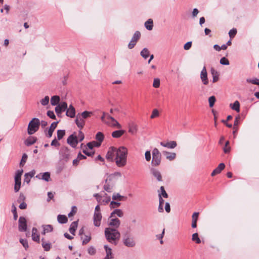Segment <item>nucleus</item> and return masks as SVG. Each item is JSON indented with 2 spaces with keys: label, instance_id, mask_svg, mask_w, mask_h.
Masks as SVG:
<instances>
[{
  "label": "nucleus",
  "instance_id": "15",
  "mask_svg": "<svg viewBox=\"0 0 259 259\" xmlns=\"http://www.w3.org/2000/svg\"><path fill=\"white\" fill-rule=\"evenodd\" d=\"M150 172L158 182L162 181L161 172L158 169L154 168H151L150 169Z\"/></svg>",
  "mask_w": 259,
  "mask_h": 259
},
{
  "label": "nucleus",
  "instance_id": "21",
  "mask_svg": "<svg viewBox=\"0 0 259 259\" xmlns=\"http://www.w3.org/2000/svg\"><path fill=\"white\" fill-rule=\"evenodd\" d=\"M225 167V165L223 163H221L219 164L218 166L215 168L211 174V176L212 177L214 176L215 175L220 174L222 170H223Z\"/></svg>",
  "mask_w": 259,
  "mask_h": 259
},
{
  "label": "nucleus",
  "instance_id": "10",
  "mask_svg": "<svg viewBox=\"0 0 259 259\" xmlns=\"http://www.w3.org/2000/svg\"><path fill=\"white\" fill-rule=\"evenodd\" d=\"M18 229L20 232H25L27 230L26 220L23 217H20L19 219Z\"/></svg>",
  "mask_w": 259,
  "mask_h": 259
},
{
  "label": "nucleus",
  "instance_id": "43",
  "mask_svg": "<svg viewBox=\"0 0 259 259\" xmlns=\"http://www.w3.org/2000/svg\"><path fill=\"white\" fill-rule=\"evenodd\" d=\"M44 232L43 234H45L46 233L50 232L52 231L53 228L51 225H47L44 226Z\"/></svg>",
  "mask_w": 259,
  "mask_h": 259
},
{
  "label": "nucleus",
  "instance_id": "33",
  "mask_svg": "<svg viewBox=\"0 0 259 259\" xmlns=\"http://www.w3.org/2000/svg\"><path fill=\"white\" fill-rule=\"evenodd\" d=\"M114 215H116L117 216L121 218L123 216V212L122 210L120 209H116L111 212L110 218L113 217Z\"/></svg>",
  "mask_w": 259,
  "mask_h": 259
},
{
  "label": "nucleus",
  "instance_id": "18",
  "mask_svg": "<svg viewBox=\"0 0 259 259\" xmlns=\"http://www.w3.org/2000/svg\"><path fill=\"white\" fill-rule=\"evenodd\" d=\"M102 214L101 212L94 213V224L96 227H99L101 224V221L102 220Z\"/></svg>",
  "mask_w": 259,
  "mask_h": 259
},
{
  "label": "nucleus",
  "instance_id": "50",
  "mask_svg": "<svg viewBox=\"0 0 259 259\" xmlns=\"http://www.w3.org/2000/svg\"><path fill=\"white\" fill-rule=\"evenodd\" d=\"M49 96H46L44 99L40 100V103L43 106H46L49 104Z\"/></svg>",
  "mask_w": 259,
  "mask_h": 259
},
{
  "label": "nucleus",
  "instance_id": "17",
  "mask_svg": "<svg viewBox=\"0 0 259 259\" xmlns=\"http://www.w3.org/2000/svg\"><path fill=\"white\" fill-rule=\"evenodd\" d=\"M36 178L39 180L49 182L50 180V174L49 172L39 173L36 176Z\"/></svg>",
  "mask_w": 259,
  "mask_h": 259
},
{
  "label": "nucleus",
  "instance_id": "48",
  "mask_svg": "<svg viewBox=\"0 0 259 259\" xmlns=\"http://www.w3.org/2000/svg\"><path fill=\"white\" fill-rule=\"evenodd\" d=\"M216 101V99L214 96H212L209 98L208 99V102H209V105L210 107H212L213 106L215 102Z\"/></svg>",
  "mask_w": 259,
  "mask_h": 259
},
{
  "label": "nucleus",
  "instance_id": "8",
  "mask_svg": "<svg viewBox=\"0 0 259 259\" xmlns=\"http://www.w3.org/2000/svg\"><path fill=\"white\" fill-rule=\"evenodd\" d=\"M107 119L108 121L106 122V125L112 127L121 128V125L114 117L110 115H107Z\"/></svg>",
  "mask_w": 259,
  "mask_h": 259
},
{
  "label": "nucleus",
  "instance_id": "45",
  "mask_svg": "<svg viewBox=\"0 0 259 259\" xmlns=\"http://www.w3.org/2000/svg\"><path fill=\"white\" fill-rule=\"evenodd\" d=\"M160 85V80L158 78H155L153 79V87L154 88H158Z\"/></svg>",
  "mask_w": 259,
  "mask_h": 259
},
{
  "label": "nucleus",
  "instance_id": "2",
  "mask_svg": "<svg viewBox=\"0 0 259 259\" xmlns=\"http://www.w3.org/2000/svg\"><path fill=\"white\" fill-rule=\"evenodd\" d=\"M105 236L109 243L116 245L119 240L120 233L117 229L108 227L105 229Z\"/></svg>",
  "mask_w": 259,
  "mask_h": 259
},
{
  "label": "nucleus",
  "instance_id": "40",
  "mask_svg": "<svg viewBox=\"0 0 259 259\" xmlns=\"http://www.w3.org/2000/svg\"><path fill=\"white\" fill-rule=\"evenodd\" d=\"M164 233H165V229H163L161 234H157L156 235V239L160 241V243L161 244H163V241L162 239L164 235Z\"/></svg>",
  "mask_w": 259,
  "mask_h": 259
},
{
  "label": "nucleus",
  "instance_id": "37",
  "mask_svg": "<svg viewBox=\"0 0 259 259\" xmlns=\"http://www.w3.org/2000/svg\"><path fill=\"white\" fill-rule=\"evenodd\" d=\"M104 248L106 251V256H109L110 257H113L111 248H110L107 245H105Z\"/></svg>",
  "mask_w": 259,
  "mask_h": 259
},
{
  "label": "nucleus",
  "instance_id": "54",
  "mask_svg": "<svg viewBox=\"0 0 259 259\" xmlns=\"http://www.w3.org/2000/svg\"><path fill=\"white\" fill-rule=\"evenodd\" d=\"M64 130H58L57 131V138L59 140H61L65 135Z\"/></svg>",
  "mask_w": 259,
  "mask_h": 259
},
{
  "label": "nucleus",
  "instance_id": "31",
  "mask_svg": "<svg viewBox=\"0 0 259 259\" xmlns=\"http://www.w3.org/2000/svg\"><path fill=\"white\" fill-rule=\"evenodd\" d=\"M60 99L59 96H52L51 98V104L53 106H57L59 102Z\"/></svg>",
  "mask_w": 259,
  "mask_h": 259
},
{
  "label": "nucleus",
  "instance_id": "19",
  "mask_svg": "<svg viewBox=\"0 0 259 259\" xmlns=\"http://www.w3.org/2000/svg\"><path fill=\"white\" fill-rule=\"evenodd\" d=\"M160 145L164 147L169 149H174L177 146V143L175 141H170L167 142H161Z\"/></svg>",
  "mask_w": 259,
  "mask_h": 259
},
{
  "label": "nucleus",
  "instance_id": "42",
  "mask_svg": "<svg viewBox=\"0 0 259 259\" xmlns=\"http://www.w3.org/2000/svg\"><path fill=\"white\" fill-rule=\"evenodd\" d=\"M104 138L103 134L101 132H98L96 135V139L99 142L102 143Z\"/></svg>",
  "mask_w": 259,
  "mask_h": 259
},
{
  "label": "nucleus",
  "instance_id": "58",
  "mask_svg": "<svg viewBox=\"0 0 259 259\" xmlns=\"http://www.w3.org/2000/svg\"><path fill=\"white\" fill-rule=\"evenodd\" d=\"M83 152L87 155L90 156H92L94 154L93 151H91V150L88 149L87 147L85 149L83 150Z\"/></svg>",
  "mask_w": 259,
  "mask_h": 259
},
{
  "label": "nucleus",
  "instance_id": "26",
  "mask_svg": "<svg viewBox=\"0 0 259 259\" xmlns=\"http://www.w3.org/2000/svg\"><path fill=\"white\" fill-rule=\"evenodd\" d=\"M32 238L34 241L38 242L39 241V235L37 233V230L36 228H33L32 229Z\"/></svg>",
  "mask_w": 259,
  "mask_h": 259
},
{
  "label": "nucleus",
  "instance_id": "55",
  "mask_svg": "<svg viewBox=\"0 0 259 259\" xmlns=\"http://www.w3.org/2000/svg\"><path fill=\"white\" fill-rule=\"evenodd\" d=\"M12 213H13V217L15 220H16L18 218V215L17 213V208L14 205H12Z\"/></svg>",
  "mask_w": 259,
  "mask_h": 259
},
{
  "label": "nucleus",
  "instance_id": "44",
  "mask_svg": "<svg viewBox=\"0 0 259 259\" xmlns=\"http://www.w3.org/2000/svg\"><path fill=\"white\" fill-rule=\"evenodd\" d=\"M108 179H107L106 180V183L104 186V189L108 192H111L112 191L113 187L112 186L110 185L109 184L107 183V180Z\"/></svg>",
  "mask_w": 259,
  "mask_h": 259
},
{
  "label": "nucleus",
  "instance_id": "11",
  "mask_svg": "<svg viewBox=\"0 0 259 259\" xmlns=\"http://www.w3.org/2000/svg\"><path fill=\"white\" fill-rule=\"evenodd\" d=\"M117 149L114 147H110L106 154V158L110 161H113L116 156Z\"/></svg>",
  "mask_w": 259,
  "mask_h": 259
},
{
  "label": "nucleus",
  "instance_id": "12",
  "mask_svg": "<svg viewBox=\"0 0 259 259\" xmlns=\"http://www.w3.org/2000/svg\"><path fill=\"white\" fill-rule=\"evenodd\" d=\"M200 78L201 80L204 85H207L208 84V79L207 78V73L206 67L204 66L202 68L200 73Z\"/></svg>",
  "mask_w": 259,
  "mask_h": 259
},
{
  "label": "nucleus",
  "instance_id": "25",
  "mask_svg": "<svg viewBox=\"0 0 259 259\" xmlns=\"http://www.w3.org/2000/svg\"><path fill=\"white\" fill-rule=\"evenodd\" d=\"M210 71L212 76V82H216L219 79V73L213 68H211Z\"/></svg>",
  "mask_w": 259,
  "mask_h": 259
},
{
  "label": "nucleus",
  "instance_id": "51",
  "mask_svg": "<svg viewBox=\"0 0 259 259\" xmlns=\"http://www.w3.org/2000/svg\"><path fill=\"white\" fill-rule=\"evenodd\" d=\"M159 115V113L158 110L157 109H154L153 110L152 114L150 116V118L153 119L156 117H158Z\"/></svg>",
  "mask_w": 259,
  "mask_h": 259
},
{
  "label": "nucleus",
  "instance_id": "16",
  "mask_svg": "<svg viewBox=\"0 0 259 259\" xmlns=\"http://www.w3.org/2000/svg\"><path fill=\"white\" fill-rule=\"evenodd\" d=\"M128 132L132 135H135L138 131V125L133 121L128 123Z\"/></svg>",
  "mask_w": 259,
  "mask_h": 259
},
{
  "label": "nucleus",
  "instance_id": "49",
  "mask_svg": "<svg viewBox=\"0 0 259 259\" xmlns=\"http://www.w3.org/2000/svg\"><path fill=\"white\" fill-rule=\"evenodd\" d=\"M27 159V155L25 153H24L22 155V159L21 160V161L20 162V166H23L25 164L26 160Z\"/></svg>",
  "mask_w": 259,
  "mask_h": 259
},
{
  "label": "nucleus",
  "instance_id": "27",
  "mask_svg": "<svg viewBox=\"0 0 259 259\" xmlns=\"http://www.w3.org/2000/svg\"><path fill=\"white\" fill-rule=\"evenodd\" d=\"M112 199L113 200H117V201H124L126 199V197L122 196L119 193H114L112 195Z\"/></svg>",
  "mask_w": 259,
  "mask_h": 259
},
{
  "label": "nucleus",
  "instance_id": "20",
  "mask_svg": "<svg viewBox=\"0 0 259 259\" xmlns=\"http://www.w3.org/2000/svg\"><path fill=\"white\" fill-rule=\"evenodd\" d=\"M120 225V221L117 218L111 219L109 222V225L112 227V228L117 229Z\"/></svg>",
  "mask_w": 259,
  "mask_h": 259
},
{
  "label": "nucleus",
  "instance_id": "47",
  "mask_svg": "<svg viewBox=\"0 0 259 259\" xmlns=\"http://www.w3.org/2000/svg\"><path fill=\"white\" fill-rule=\"evenodd\" d=\"M121 176V174L120 172H115L114 173L110 175L108 179L109 180H111L115 177H120Z\"/></svg>",
  "mask_w": 259,
  "mask_h": 259
},
{
  "label": "nucleus",
  "instance_id": "9",
  "mask_svg": "<svg viewBox=\"0 0 259 259\" xmlns=\"http://www.w3.org/2000/svg\"><path fill=\"white\" fill-rule=\"evenodd\" d=\"M141 37V33L139 31H137L134 34L131 40L128 45V48L130 49H132L134 48L136 45L137 41Z\"/></svg>",
  "mask_w": 259,
  "mask_h": 259
},
{
  "label": "nucleus",
  "instance_id": "6",
  "mask_svg": "<svg viewBox=\"0 0 259 259\" xmlns=\"http://www.w3.org/2000/svg\"><path fill=\"white\" fill-rule=\"evenodd\" d=\"M161 154L157 148L152 151V160L151 164L154 166H158L161 163Z\"/></svg>",
  "mask_w": 259,
  "mask_h": 259
},
{
  "label": "nucleus",
  "instance_id": "3",
  "mask_svg": "<svg viewBox=\"0 0 259 259\" xmlns=\"http://www.w3.org/2000/svg\"><path fill=\"white\" fill-rule=\"evenodd\" d=\"M93 114L92 112L88 111H83L81 113H78L75 120L78 127L82 128L84 125L85 119L90 117Z\"/></svg>",
  "mask_w": 259,
  "mask_h": 259
},
{
  "label": "nucleus",
  "instance_id": "56",
  "mask_svg": "<svg viewBox=\"0 0 259 259\" xmlns=\"http://www.w3.org/2000/svg\"><path fill=\"white\" fill-rule=\"evenodd\" d=\"M220 63L222 65H228L229 64V61L225 57H223L220 60Z\"/></svg>",
  "mask_w": 259,
  "mask_h": 259
},
{
  "label": "nucleus",
  "instance_id": "60",
  "mask_svg": "<svg viewBox=\"0 0 259 259\" xmlns=\"http://www.w3.org/2000/svg\"><path fill=\"white\" fill-rule=\"evenodd\" d=\"M120 204L121 203L118 202L112 201L110 202V206L111 208H114L115 206L119 207L120 205Z\"/></svg>",
  "mask_w": 259,
  "mask_h": 259
},
{
  "label": "nucleus",
  "instance_id": "13",
  "mask_svg": "<svg viewBox=\"0 0 259 259\" xmlns=\"http://www.w3.org/2000/svg\"><path fill=\"white\" fill-rule=\"evenodd\" d=\"M67 108V104L66 102H63L58 104L55 108L56 112L59 114L65 111Z\"/></svg>",
  "mask_w": 259,
  "mask_h": 259
},
{
  "label": "nucleus",
  "instance_id": "22",
  "mask_svg": "<svg viewBox=\"0 0 259 259\" xmlns=\"http://www.w3.org/2000/svg\"><path fill=\"white\" fill-rule=\"evenodd\" d=\"M66 111V115L71 118H73L75 117V108L72 106V105H70L68 108H67Z\"/></svg>",
  "mask_w": 259,
  "mask_h": 259
},
{
  "label": "nucleus",
  "instance_id": "34",
  "mask_svg": "<svg viewBox=\"0 0 259 259\" xmlns=\"http://www.w3.org/2000/svg\"><path fill=\"white\" fill-rule=\"evenodd\" d=\"M145 27L148 30H151L153 27V20L151 19H149L145 23Z\"/></svg>",
  "mask_w": 259,
  "mask_h": 259
},
{
  "label": "nucleus",
  "instance_id": "61",
  "mask_svg": "<svg viewBox=\"0 0 259 259\" xmlns=\"http://www.w3.org/2000/svg\"><path fill=\"white\" fill-rule=\"evenodd\" d=\"M108 114L104 112H103V115L101 117L102 121L106 124V122L108 121L107 119V116Z\"/></svg>",
  "mask_w": 259,
  "mask_h": 259
},
{
  "label": "nucleus",
  "instance_id": "32",
  "mask_svg": "<svg viewBox=\"0 0 259 259\" xmlns=\"http://www.w3.org/2000/svg\"><path fill=\"white\" fill-rule=\"evenodd\" d=\"M230 107L231 108L237 112L240 111V103L239 101H236L233 104H230Z\"/></svg>",
  "mask_w": 259,
  "mask_h": 259
},
{
  "label": "nucleus",
  "instance_id": "59",
  "mask_svg": "<svg viewBox=\"0 0 259 259\" xmlns=\"http://www.w3.org/2000/svg\"><path fill=\"white\" fill-rule=\"evenodd\" d=\"M77 211V208L76 206H73L72 207L71 211L68 213V217H71L74 215Z\"/></svg>",
  "mask_w": 259,
  "mask_h": 259
},
{
  "label": "nucleus",
  "instance_id": "52",
  "mask_svg": "<svg viewBox=\"0 0 259 259\" xmlns=\"http://www.w3.org/2000/svg\"><path fill=\"white\" fill-rule=\"evenodd\" d=\"M19 241L22 244V245L25 248V249H27L28 248L29 246L28 242L26 239L21 238L20 239Z\"/></svg>",
  "mask_w": 259,
  "mask_h": 259
},
{
  "label": "nucleus",
  "instance_id": "5",
  "mask_svg": "<svg viewBox=\"0 0 259 259\" xmlns=\"http://www.w3.org/2000/svg\"><path fill=\"white\" fill-rule=\"evenodd\" d=\"M123 244L127 247L133 248L136 245L135 237L131 234H126L122 239Z\"/></svg>",
  "mask_w": 259,
  "mask_h": 259
},
{
  "label": "nucleus",
  "instance_id": "53",
  "mask_svg": "<svg viewBox=\"0 0 259 259\" xmlns=\"http://www.w3.org/2000/svg\"><path fill=\"white\" fill-rule=\"evenodd\" d=\"M110 197L108 196L107 194L105 193V195L104 196V198L102 201L104 204H107L110 201Z\"/></svg>",
  "mask_w": 259,
  "mask_h": 259
},
{
  "label": "nucleus",
  "instance_id": "7",
  "mask_svg": "<svg viewBox=\"0 0 259 259\" xmlns=\"http://www.w3.org/2000/svg\"><path fill=\"white\" fill-rule=\"evenodd\" d=\"M23 172V169H19L17 170L15 176V186L14 191L17 192L19 191L21 184V176Z\"/></svg>",
  "mask_w": 259,
  "mask_h": 259
},
{
  "label": "nucleus",
  "instance_id": "41",
  "mask_svg": "<svg viewBox=\"0 0 259 259\" xmlns=\"http://www.w3.org/2000/svg\"><path fill=\"white\" fill-rule=\"evenodd\" d=\"M160 192H159L158 194V196H160L161 197H163L164 198H167L168 195L166 191L164 190V188L163 186H161L160 188Z\"/></svg>",
  "mask_w": 259,
  "mask_h": 259
},
{
  "label": "nucleus",
  "instance_id": "57",
  "mask_svg": "<svg viewBox=\"0 0 259 259\" xmlns=\"http://www.w3.org/2000/svg\"><path fill=\"white\" fill-rule=\"evenodd\" d=\"M88 253L90 255H94L96 252V250L93 246H90L88 250Z\"/></svg>",
  "mask_w": 259,
  "mask_h": 259
},
{
  "label": "nucleus",
  "instance_id": "29",
  "mask_svg": "<svg viewBox=\"0 0 259 259\" xmlns=\"http://www.w3.org/2000/svg\"><path fill=\"white\" fill-rule=\"evenodd\" d=\"M77 225L78 223L77 221H74L71 223L69 228V232L71 234L73 235H75V232L77 227Z\"/></svg>",
  "mask_w": 259,
  "mask_h": 259
},
{
  "label": "nucleus",
  "instance_id": "35",
  "mask_svg": "<svg viewBox=\"0 0 259 259\" xmlns=\"http://www.w3.org/2000/svg\"><path fill=\"white\" fill-rule=\"evenodd\" d=\"M140 55L144 59H146L149 56L150 53L147 48H144L141 51Z\"/></svg>",
  "mask_w": 259,
  "mask_h": 259
},
{
  "label": "nucleus",
  "instance_id": "14",
  "mask_svg": "<svg viewBox=\"0 0 259 259\" xmlns=\"http://www.w3.org/2000/svg\"><path fill=\"white\" fill-rule=\"evenodd\" d=\"M67 143L73 148H75L78 144L77 136L72 134L67 139Z\"/></svg>",
  "mask_w": 259,
  "mask_h": 259
},
{
  "label": "nucleus",
  "instance_id": "1",
  "mask_svg": "<svg viewBox=\"0 0 259 259\" xmlns=\"http://www.w3.org/2000/svg\"><path fill=\"white\" fill-rule=\"evenodd\" d=\"M127 153L128 150L124 146H121L117 149L114 160L118 167H121L126 165Z\"/></svg>",
  "mask_w": 259,
  "mask_h": 259
},
{
  "label": "nucleus",
  "instance_id": "28",
  "mask_svg": "<svg viewBox=\"0 0 259 259\" xmlns=\"http://www.w3.org/2000/svg\"><path fill=\"white\" fill-rule=\"evenodd\" d=\"M57 123L58 122H54L51 124L50 128L48 132V137L50 138L52 137L53 132L57 127Z\"/></svg>",
  "mask_w": 259,
  "mask_h": 259
},
{
  "label": "nucleus",
  "instance_id": "38",
  "mask_svg": "<svg viewBox=\"0 0 259 259\" xmlns=\"http://www.w3.org/2000/svg\"><path fill=\"white\" fill-rule=\"evenodd\" d=\"M42 246L45 250L49 251L51 249V244L49 242H45L44 239H42Z\"/></svg>",
  "mask_w": 259,
  "mask_h": 259
},
{
  "label": "nucleus",
  "instance_id": "24",
  "mask_svg": "<svg viewBox=\"0 0 259 259\" xmlns=\"http://www.w3.org/2000/svg\"><path fill=\"white\" fill-rule=\"evenodd\" d=\"M163 154L165 156L166 158L170 161L174 160L176 157L175 153L169 152L167 151H163Z\"/></svg>",
  "mask_w": 259,
  "mask_h": 259
},
{
  "label": "nucleus",
  "instance_id": "23",
  "mask_svg": "<svg viewBox=\"0 0 259 259\" xmlns=\"http://www.w3.org/2000/svg\"><path fill=\"white\" fill-rule=\"evenodd\" d=\"M37 140V138L35 137H29L25 141L24 144L27 146H29L34 144Z\"/></svg>",
  "mask_w": 259,
  "mask_h": 259
},
{
  "label": "nucleus",
  "instance_id": "30",
  "mask_svg": "<svg viewBox=\"0 0 259 259\" xmlns=\"http://www.w3.org/2000/svg\"><path fill=\"white\" fill-rule=\"evenodd\" d=\"M125 133L124 130H118L112 132V136L114 138H119L121 137Z\"/></svg>",
  "mask_w": 259,
  "mask_h": 259
},
{
  "label": "nucleus",
  "instance_id": "36",
  "mask_svg": "<svg viewBox=\"0 0 259 259\" xmlns=\"http://www.w3.org/2000/svg\"><path fill=\"white\" fill-rule=\"evenodd\" d=\"M57 220L59 223L65 224L67 223L68 219L65 215L59 214L57 217Z\"/></svg>",
  "mask_w": 259,
  "mask_h": 259
},
{
  "label": "nucleus",
  "instance_id": "39",
  "mask_svg": "<svg viewBox=\"0 0 259 259\" xmlns=\"http://www.w3.org/2000/svg\"><path fill=\"white\" fill-rule=\"evenodd\" d=\"M192 240L197 244L201 243V240L197 233H194L192 236Z\"/></svg>",
  "mask_w": 259,
  "mask_h": 259
},
{
  "label": "nucleus",
  "instance_id": "4",
  "mask_svg": "<svg viewBox=\"0 0 259 259\" xmlns=\"http://www.w3.org/2000/svg\"><path fill=\"white\" fill-rule=\"evenodd\" d=\"M40 124V121L38 118H33L28 124V134L30 135L34 134L39 129Z\"/></svg>",
  "mask_w": 259,
  "mask_h": 259
},
{
  "label": "nucleus",
  "instance_id": "64",
  "mask_svg": "<svg viewBox=\"0 0 259 259\" xmlns=\"http://www.w3.org/2000/svg\"><path fill=\"white\" fill-rule=\"evenodd\" d=\"M91 239V237L90 236L85 235L84 239L82 241V244L84 245V244H87L88 242H90Z\"/></svg>",
  "mask_w": 259,
  "mask_h": 259
},
{
  "label": "nucleus",
  "instance_id": "46",
  "mask_svg": "<svg viewBox=\"0 0 259 259\" xmlns=\"http://www.w3.org/2000/svg\"><path fill=\"white\" fill-rule=\"evenodd\" d=\"M246 82L253 84L259 85V79L256 78L253 79L247 78L246 79Z\"/></svg>",
  "mask_w": 259,
  "mask_h": 259
},
{
  "label": "nucleus",
  "instance_id": "63",
  "mask_svg": "<svg viewBox=\"0 0 259 259\" xmlns=\"http://www.w3.org/2000/svg\"><path fill=\"white\" fill-rule=\"evenodd\" d=\"M78 142H81L84 139V135L81 131L79 132L78 136H77Z\"/></svg>",
  "mask_w": 259,
  "mask_h": 259
},
{
  "label": "nucleus",
  "instance_id": "62",
  "mask_svg": "<svg viewBox=\"0 0 259 259\" xmlns=\"http://www.w3.org/2000/svg\"><path fill=\"white\" fill-rule=\"evenodd\" d=\"M237 33L236 29L233 28L230 30L229 32V36L231 38L234 37V36Z\"/></svg>",
  "mask_w": 259,
  "mask_h": 259
}]
</instances>
